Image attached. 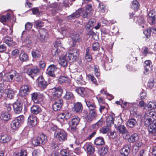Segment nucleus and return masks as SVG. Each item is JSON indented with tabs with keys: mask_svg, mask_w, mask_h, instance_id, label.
<instances>
[{
	"mask_svg": "<svg viewBox=\"0 0 156 156\" xmlns=\"http://www.w3.org/2000/svg\"><path fill=\"white\" fill-rule=\"evenodd\" d=\"M151 117H152L153 119L156 118V113L154 111H150L145 113L142 118V120H144L145 119H151Z\"/></svg>",
	"mask_w": 156,
	"mask_h": 156,
	"instance_id": "f3484780",
	"label": "nucleus"
},
{
	"mask_svg": "<svg viewBox=\"0 0 156 156\" xmlns=\"http://www.w3.org/2000/svg\"><path fill=\"white\" fill-rule=\"evenodd\" d=\"M13 107L14 111L16 113L19 114L21 112L22 109V105L20 102H15L13 105Z\"/></svg>",
	"mask_w": 156,
	"mask_h": 156,
	"instance_id": "a211bd4d",
	"label": "nucleus"
},
{
	"mask_svg": "<svg viewBox=\"0 0 156 156\" xmlns=\"http://www.w3.org/2000/svg\"><path fill=\"white\" fill-rule=\"evenodd\" d=\"M85 102L89 110H92L96 108V106L92 99H86Z\"/></svg>",
	"mask_w": 156,
	"mask_h": 156,
	"instance_id": "b1692460",
	"label": "nucleus"
},
{
	"mask_svg": "<svg viewBox=\"0 0 156 156\" xmlns=\"http://www.w3.org/2000/svg\"><path fill=\"white\" fill-rule=\"evenodd\" d=\"M15 119L19 122L20 124L22 123L24 121V116L23 115H21L16 118Z\"/></svg>",
	"mask_w": 156,
	"mask_h": 156,
	"instance_id": "774afa93",
	"label": "nucleus"
},
{
	"mask_svg": "<svg viewBox=\"0 0 156 156\" xmlns=\"http://www.w3.org/2000/svg\"><path fill=\"white\" fill-rule=\"evenodd\" d=\"M64 98L67 99H72L73 98V96L71 92H67L64 96Z\"/></svg>",
	"mask_w": 156,
	"mask_h": 156,
	"instance_id": "680f3d73",
	"label": "nucleus"
},
{
	"mask_svg": "<svg viewBox=\"0 0 156 156\" xmlns=\"http://www.w3.org/2000/svg\"><path fill=\"white\" fill-rule=\"evenodd\" d=\"M83 147L87 152L90 154L93 153L94 151V147L89 143H86Z\"/></svg>",
	"mask_w": 156,
	"mask_h": 156,
	"instance_id": "393cba45",
	"label": "nucleus"
},
{
	"mask_svg": "<svg viewBox=\"0 0 156 156\" xmlns=\"http://www.w3.org/2000/svg\"><path fill=\"white\" fill-rule=\"evenodd\" d=\"M114 120L115 119L111 115L108 116L106 119V122L107 125L110 126L112 124H114Z\"/></svg>",
	"mask_w": 156,
	"mask_h": 156,
	"instance_id": "79ce46f5",
	"label": "nucleus"
},
{
	"mask_svg": "<svg viewBox=\"0 0 156 156\" xmlns=\"http://www.w3.org/2000/svg\"><path fill=\"white\" fill-rule=\"evenodd\" d=\"M68 81V78L63 76H60L58 79L59 83L60 84L64 83H66Z\"/></svg>",
	"mask_w": 156,
	"mask_h": 156,
	"instance_id": "864d4df0",
	"label": "nucleus"
},
{
	"mask_svg": "<svg viewBox=\"0 0 156 156\" xmlns=\"http://www.w3.org/2000/svg\"><path fill=\"white\" fill-rule=\"evenodd\" d=\"M14 79L16 81H21L22 79V77L16 71L14 70Z\"/></svg>",
	"mask_w": 156,
	"mask_h": 156,
	"instance_id": "37998d69",
	"label": "nucleus"
},
{
	"mask_svg": "<svg viewBox=\"0 0 156 156\" xmlns=\"http://www.w3.org/2000/svg\"><path fill=\"white\" fill-rule=\"evenodd\" d=\"M11 140V137L6 134H3L0 135V142L1 143H7Z\"/></svg>",
	"mask_w": 156,
	"mask_h": 156,
	"instance_id": "5701e85b",
	"label": "nucleus"
},
{
	"mask_svg": "<svg viewBox=\"0 0 156 156\" xmlns=\"http://www.w3.org/2000/svg\"><path fill=\"white\" fill-rule=\"evenodd\" d=\"M83 9L80 8L76 11L75 12L68 16L69 19L75 18L79 17L80 16L83 15Z\"/></svg>",
	"mask_w": 156,
	"mask_h": 156,
	"instance_id": "aec40b11",
	"label": "nucleus"
},
{
	"mask_svg": "<svg viewBox=\"0 0 156 156\" xmlns=\"http://www.w3.org/2000/svg\"><path fill=\"white\" fill-rule=\"evenodd\" d=\"M30 111L32 113L34 114H37L41 111V109L39 106L34 105L31 108Z\"/></svg>",
	"mask_w": 156,
	"mask_h": 156,
	"instance_id": "bb28decb",
	"label": "nucleus"
},
{
	"mask_svg": "<svg viewBox=\"0 0 156 156\" xmlns=\"http://www.w3.org/2000/svg\"><path fill=\"white\" fill-rule=\"evenodd\" d=\"M57 70V68L54 65H50L47 69L46 73L51 76H54L55 72Z\"/></svg>",
	"mask_w": 156,
	"mask_h": 156,
	"instance_id": "2eb2a0df",
	"label": "nucleus"
},
{
	"mask_svg": "<svg viewBox=\"0 0 156 156\" xmlns=\"http://www.w3.org/2000/svg\"><path fill=\"white\" fill-rule=\"evenodd\" d=\"M23 43L26 44L28 47H30L32 45V41L30 39V37H27L23 40Z\"/></svg>",
	"mask_w": 156,
	"mask_h": 156,
	"instance_id": "e433bc0d",
	"label": "nucleus"
},
{
	"mask_svg": "<svg viewBox=\"0 0 156 156\" xmlns=\"http://www.w3.org/2000/svg\"><path fill=\"white\" fill-rule=\"evenodd\" d=\"M39 39L41 41H44L46 40L48 37V31L45 29L42 28L39 30Z\"/></svg>",
	"mask_w": 156,
	"mask_h": 156,
	"instance_id": "f8f14e48",
	"label": "nucleus"
},
{
	"mask_svg": "<svg viewBox=\"0 0 156 156\" xmlns=\"http://www.w3.org/2000/svg\"><path fill=\"white\" fill-rule=\"evenodd\" d=\"M24 73L33 78L34 76L38 75L40 72V70L36 67L30 68L28 66H26L24 68Z\"/></svg>",
	"mask_w": 156,
	"mask_h": 156,
	"instance_id": "f03ea898",
	"label": "nucleus"
},
{
	"mask_svg": "<svg viewBox=\"0 0 156 156\" xmlns=\"http://www.w3.org/2000/svg\"><path fill=\"white\" fill-rule=\"evenodd\" d=\"M130 144L126 145L120 150V156H128L130 151Z\"/></svg>",
	"mask_w": 156,
	"mask_h": 156,
	"instance_id": "9d476101",
	"label": "nucleus"
},
{
	"mask_svg": "<svg viewBox=\"0 0 156 156\" xmlns=\"http://www.w3.org/2000/svg\"><path fill=\"white\" fill-rule=\"evenodd\" d=\"M74 111L76 112H81L83 109L82 104L80 102L75 103L74 107Z\"/></svg>",
	"mask_w": 156,
	"mask_h": 156,
	"instance_id": "2f4dec72",
	"label": "nucleus"
},
{
	"mask_svg": "<svg viewBox=\"0 0 156 156\" xmlns=\"http://www.w3.org/2000/svg\"><path fill=\"white\" fill-rule=\"evenodd\" d=\"M144 73L147 75L148 74L152 69V64L151 61L149 60H146L144 63Z\"/></svg>",
	"mask_w": 156,
	"mask_h": 156,
	"instance_id": "0eeeda50",
	"label": "nucleus"
},
{
	"mask_svg": "<svg viewBox=\"0 0 156 156\" xmlns=\"http://www.w3.org/2000/svg\"><path fill=\"white\" fill-rule=\"evenodd\" d=\"M156 107V103L150 102L148 104L145 105L144 109L146 110H151Z\"/></svg>",
	"mask_w": 156,
	"mask_h": 156,
	"instance_id": "f704fd0d",
	"label": "nucleus"
},
{
	"mask_svg": "<svg viewBox=\"0 0 156 156\" xmlns=\"http://www.w3.org/2000/svg\"><path fill=\"white\" fill-rule=\"evenodd\" d=\"M109 126L108 125V126H103L102 128L100 129V132L103 134L107 133L110 130Z\"/></svg>",
	"mask_w": 156,
	"mask_h": 156,
	"instance_id": "8fccbe9b",
	"label": "nucleus"
},
{
	"mask_svg": "<svg viewBox=\"0 0 156 156\" xmlns=\"http://www.w3.org/2000/svg\"><path fill=\"white\" fill-rule=\"evenodd\" d=\"M139 5L138 2L136 0H134L132 2L131 7L134 10L136 11L138 9Z\"/></svg>",
	"mask_w": 156,
	"mask_h": 156,
	"instance_id": "de8ad7c7",
	"label": "nucleus"
},
{
	"mask_svg": "<svg viewBox=\"0 0 156 156\" xmlns=\"http://www.w3.org/2000/svg\"><path fill=\"white\" fill-rule=\"evenodd\" d=\"M64 113H61L57 116V119L58 121L59 122L61 123H63L64 122L65 119Z\"/></svg>",
	"mask_w": 156,
	"mask_h": 156,
	"instance_id": "5fc2aeb1",
	"label": "nucleus"
},
{
	"mask_svg": "<svg viewBox=\"0 0 156 156\" xmlns=\"http://www.w3.org/2000/svg\"><path fill=\"white\" fill-rule=\"evenodd\" d=\"M115 128L117 130L118 132L120 134H122L123 136L125 135L126 136L129 135V132L123 125L116 126Z\"/></svg>",
	"mask_w": 156,
	"mask_h": 156,
	"instance_id": "423d86ee",
	"label": "nucleus"
},
{
	"mask_svg": "<svg viewBox=\"0 0 156 156\" xmlns=\"http://www.w3.org/2000/svg\"><path fill=\"white\" fill-rule=\"evenodd\" d=\"M38 137L41 144H44L47 141V137L44 134L40 135Z\"/></svg>",
	"mask_w": 156,
	"mask_h": 156,
	"instance_id": "a19ab883",
	"label": "nucleus"
},
{
	"mask_svg": "<svg viewBox=\"0 0 156 156\" xmlns=\"http://www.w3.org/2000/svg\"><path fill=\"white\" fill-rule=\"evenodd\" d=\"M87 77L89 80H90L95 84L97 85L98 84L96 79L93 76L89 74L87 76Z\"/></svg>",
	"mask_w": 156,
	"mask_h": 156,
	"instance_id": "4d7b16f0",
	"label": "nucleus"
},
{
	"mask_svg": "<svg viewBox=\"0 0 156 156\" xmlns=\"http://www.w3.org/2000/svg\"><path fill=\"white\" fill-rule=\"evenodd\" d=\"M66 133L63 130H58L54 133L55 137L60 141H65L67 140Z\"/></svg>",
	"mask_w": 156,
	"mask_h": 156,
	"instance_id": "7ed1b4c3",
	"label": "nucleus"
},
{
	"mask_svg": "<svg viewBox=\"0 0 156 156\" xmlns=\"http://www.w3.org/2000/svg\"><path fill=\"white\" fill-rule=\"evenodd\" d=\"M42 97V94L37 93H34L31 94L32 100L35 103H38L39 102V99Z\"/></svg>",
	"mask_w": 156,
	"mask_h": 156,
	"instance_id": "a878e982",
	"label": "nucleus"
},
{
	"mask_svg": "<svg viewBox=\"0 0 156 156\" xmlns=\"http://www.w3.org/2000/svg\"><path fill=\"white\" fill-rule=\"evenodd\" d=\"M50 6L51 8H53V9L56 11H60L62 9V8L61 7L60 3L59 2L53 3L51 4Z\"/></svg>",
	"mask_w": 156,
	"mask_h": 156,
	"instance_id": "473e14b6",
	"label": "nucleus"
},
{
	"mask_svg": "<svg viewBox=\"0 0 156 156\" xmlns=\"http://www.w3.org/2000/svg\"><path fill=\"white\" fill-rule=\"evenodd\" d=\"M60 42L59 41L56 42L55 44L54 45L55 48H53L51 50V53L53 56H57L60 54V51L58 48V47H60Z\"/></svg>",
	"mask_w": 156,
	"mask_h": 156,
	"instance_id": "9b49d317",
	"label": "nucleus"
},
{
	"mask_svg": "<svg viewBox=\"0 0 156 156\" xmlns=\"http://www.w3.org/2000/svg\"><path fill=\"white\" fill-rule=\"evenodd\" d=\"M4 42L9 46H12L15 45V43L13 41L12 38L10 37L5 38Z\"/></svg>",
	"mask_w": 156,
	"mask_h": 156,
	"instance_id": "72a5a7b5",
	"label": "nucleus"
},
{
	"mask_svg": "<svg viewBox=\"0 0 156 156\" xmlns=\"http://www.w3.org/2000/svg\"><path fill=\"white\" fill-rule=\"evenodd\" d=\"M94 143L96 145H102L105 144L103 137L100 136L97 137L94 141Z\"/></svg>",
	"mask_w": 156,
	"mask_h": 156,
	"instance_id": "c756f323",
	"label": "nucleus"
},
{
	"mask_svg": "<svg viewBox=\"0 0 156 156\" xmlns=\"http://www.w3.org/2000/svg\"><path fill=\"white\" fill-rule=\"evenodd\" d=\"M10 18V14L9 13H7L5 16H2L0 18V20L2 22H5L9 21Z\"/></svg>",
	"mask_w": 156,
	"mask_h": 156,
	"instance_id": "49530a36",
	"label": "nucleus"
},
{
	"mask_svg": "<svg viewBox=\"0 0 156 156\" xmlns=\"http://www.w3.org/2000/svg\"><path fill=\"white\" fill-rule=\"evenodd\" d=\"M32 144L34 146H40L41 144L38 139V136L34 138L32 141Z\"/></svg>",
	"mask_w": 156,
	"mask_h": 156,
	"instance_id": "052dcab7",
	"label": "nucleus"
},
{
	"mask_svg": "<svg viewBox=\"0 0 156 156\" xmlns=\"http://www.w3.org/2000/svg\"><path fill=\"white\" fill-rule=\"evenodd\" d=\"M92 10L91 5L90 4L87 5L85 9V10H83V18H86L89 17L90 15V11Z\"/></svg>",
	"mask_w": 156,
	"mask_h": 156,
	"instance_id": "6ab92c4d",
	"label": "nucleus"
},
{
	"mask_svg": "<svg viewBox=\"0 0 156 156\" xmlns=\"http://www.w3.org/2000/svg\"><path fill=\"white\" fill-rule=\"evenodd\" d=\"M11 128L13 129H16L20 126V123L16 120L15 119L11 122L10 125Z\"/></svg>",
	"mask_w": 156,
	"mask_h": 156,
	"instance_id": "c9c22d12",
	"label": "nucleus"
},
{
	"mask_svg": "<svg viewBox=\"0 0 156 156\" xmlns=\"http://www.w3.org/2000/svg\"><path fill=\"white\" fill-rule=\"evenodd\" d=\"M52 96L55 99L59 98L62 92V90L60 87L54 88L51 90Z\"/></svg>",
	"mask_w": 156,
	"mask_h": 156,
	"instance_id": "39448f33",
	"label": "nucleus"
},
{
	"mask_svg": "<svg viewBox=\"0 0 156 156\" xmlns=\"http://www.w3.org/2000/svg\"><path fill=\"white\" fill-rule=\"evenodd\" d=\"M78 55L79 52L76 49H74L73 51H69L66 53L65 56L68 60L73 62L76 60L77 56L75 55Z\"/></svg>",
	"mask_w": 156,
	"mask_h": 156,
	"instance_id": "20e7f679",
	"label": "nucleus"
},
{
	"mask_svg": "<svg viewBox=\"0 0 156 156\" xmlns=\"http://www.w3.org/2000/svg\"><path fill=\"white\" fill-rule=\"evenodd\" d=\"M108 149L106 147H102L101 148V151H100V154L102 156L105 155L108 152Z\"/></svg>",
	"mask_w": 156,
	"mask_h": 156,
	"instance_id": "e2e57ef3",
	"label": "nucleus"
},
{
	"mask_svg": "<svg viewBox=\"0 0 156 156\" xmlns=\"http://www.w3.org/2000/svg\"><path fill=\"white\" fill-rule=\"evenodd\" d=\"M89 110V113L86 119L87 122H90L94 120L97 116V112L96 109H90Z\"/></svg>",
	"mask_w": 156,
	"mask_h": 156,
	"instance_id": "1a4fd4ad",
	"label": "nucleus"
},
{
	"mask_svg": "<svg viewBox=\"0 0 156 156\" xmlns=\"http://www.w3.org/2000/svg\"><path fill=\"white\" fill-rule=\"evenodd\" d=\"M28 122L29 125L32 126H35L37 123L36 117L34 115H30L28 118Z\"/></svg>",
	"mask_w": 156,
	"mask_h": 156,
	"instance_id": "4be33fe9",
	"label": "nucleus"
},
{
	"mask_svg": "<svg viewBox=\"0 0 156 156\" xmlns=\"http://www.w3.org/2000/svg\"><path fill=\"white\" fill-rule=\"evenodd\" d=\"M144 125L149 127L148 130L150 133L154 134L156 133V119L152 120L151 119H145L143 120Z\"/></svg>",
	"mask_w": 156,
	"mask_h": 156,
	"instance_id": "f257e3e1",
	"label": "nucleus"
},
{
	"mask_svg": "<svg viewBox=\"0 0 156 156\" xmlns=\"http://www.w3.org/2000/svg\"><path fill=\"white\" fill-rule=\"evenodd\" d=\"M31 11L33 14L36 15L37 16H39L41 13L39 11L37 8H33L31 9Z\"/></svg>",
	"mask_w": 156,
	"mask_h": 156,
	"instance_id": "bf43d9fd",
	"label": "nucleus"
},
{
	"mask_svg": "<svg viewBox=\"0 0 156 156\" xmlns=\"http://www.w3.org/2000/svg\"><path fill=\"white\" fill-rule=\"evenodd\" d=\"M90 50L89 48H87L86 50V53L85 57L88 62H90L92 59V56L90 54Z\"/></svg>",
	"mask_w": 156,
	"mask_h": 156,
	"instance_id": "09e8293b",
	"label": "nucleus"
},
{
	"mask_svg": "<svg viewBox=\"0 0 156 156\" xmlns=\"http://www.w3.org/2000/svg\"><path fill=\"white\" fill-rule=\"evenodd\" d=\"M63 105V101L60 98L57 99L55 103L52 105L53 109L55 111H57L60 110Z\"/></svg>",
	"mask_w": 156,
	"mask_h": 156,
	"instance_id": "6e6552de",
	"label": "nucleus"
},
{
	"mask_svg": "<svg viewBox=\"0 0 156 156\" xmlns=\"http://www.w3.org/2000/svg\"><path fill=\"white\" fill-rule=\"evenodd\" d=\"M38 86L41 89L43 90L47 86V83L44 80L43 77L40 76L37 79Z\"/></svg>",
	"mask_w": 156,
	"mask_h": 156,
	"instance_id": "ddd939ff",
	"label": "nucleus"
},
{
	"mask_svg": "<svg viewBox=\"0 0 156 156\" xmlns=\"http://www.w3.org/2000/svg\"><path fill=\"white\" fill-rule=\"evenodd\" d=\"M10 115L7 112H4L2 114L1 118L5 121H8L10 119Z\"/></svg>",
	"mask_w": 156,
	"mask_h": 156,
	"instance_id": "c03bdc74",
	"label": "nucleus"
},
{
	"mask_svg": "<svg viewBox=\"0 0 156 156\" xmlns=\"http://www.w3.org/2000/svg\"><path fill=\"white\" fill-rule=\"evenodd\" d=\"M14 70H12L9 73L5 75L3 77L4 81L11 82L14 79L13 72Z\"/></svg>",
	"mask_w": 156,
	"mask_h": 156,
	"instance_id": "412c9836",
	"label": "nucleus"
},
{
	"mask_svg": "<svg viewBox=\"0 0 156 156\" xmlns=\"http://www.w3.org/2000/svg\"><path fill=\"white\" fill-rule=\"evenodd\" d=\"M41 54V52L38 50H35L32 52L33 57L35 58H39Z\"/></svg>",
	"mask_w": 156,
	"mask_h": 156,
	"instance_id": "603ef678",
	"label": "nucleus"
},
{
	"mask_svg": "<svg viewBox=\"0 0 156 156\" xmlns=\"http://www.w3.org/2000/svg\"><path fill=\"white\" fill-rule=\"evenodd\" d=\"M43 23L41 21L37 20L34 22V26L36 27H39L43 26Z\"/></svg>",
	"mask_w": 156,
	"mask_h": 156,
	"instance_id": "69168bd1",
	"label": "nucleus"
},
{
	"mask_svg": "<svg viewBox=\"0 0 156 156\" xmlns=\"http://www.w3.org/2000/svg\"><path fill=\"white\" fill-rule=\"evenodd\" d=\"M139 140V137L136 133H134L131 135L128 139V141L130 143L136 142Z\"/></svg>",
	"mask_w": 156,
	"mask_h": 156,
	"instance_id": "7c9ffc66",
	"label": "nucleus"
},
{
	"mask_svg": "<svg viewBox=\"0 0 156 156\" xmlns=\"http://www.w3.org/2000/svg\"><path fill=\"white\" fill-rule=\"evenodd\" d=\"M20 59L23 62H27L29 60L27 55L24 52H22L19 55Z\"/></svg>",
	"mask_w": 156,
	"mask_h": 156,
	"instance_id": "4c0bfd02",
	"label": "nucleus"
},
{
	"mask_svg": "<svg viewBox=\"0 0 156 156\" xmlns=\"http://www.w3.org/2000/svg\"><path fill=\"white\" fill-rule=\"evenodd\" d=\"M151 117H152L153 119L156 118V113L154 111H150L145 113L142 118V120H144L145 119H151Z\"/></svg>",
	"mask_w": 156,
	"mask_h": 156,
	"instance_id": "dca6fc26",
	"label": "nucleus"
},
{
	"mask_svg": "<svg viewBox=\"0 0 156 156\" xmlns=\"http://www.w3.org/2000/svg\"><path fill=\"white\" fill-rule=\"evenodd\" d=\"M67 61L65 56H61L59 57V63L61 66L65 67L67 65Z\"/></svg>",
	"mask_w": 156,
	"mask_h": 156,
	"instance_id": "c85d7f7f",
	"label": "nucleus"
},
{
	"mask_svg": "<svg viewBox=\"0 0 156 156\" xmlns=\"http://www.w3.org/2000/svg\"><path fill=\"white\" fill-rule=\"evenodd\" d=\"M75 91L79 95L82 97H84L86 94V92L85 89L83 87H76Z\"/></svg>",
	"mask_w": 156,
	"mask_h": 156,
	"instance_id": "cd10ccee",
	"label": "nucleus"
},
{
	"mask_svg": "<svg viewBox=\"0 0 156 156\" xmlns=\"http://www.w3.org/2000/svg\"><path fill=\"white\" fill-rule=\"evenodd\" d=\"M30 88L28 85H24L20 88L19 95L21 97H24L28 94V93L30 91Z\"/></svg>",
	"mask_w": 156,
	"mask_h": 156,
	"instance_id": "4468645a",
	"label": "nucleus"
},
{
	"mask_svg": "<svg viewBox=\"0 0 156 156\" xmlns=\"http://www.w3.org/2000/svg\"><path fill=\"white\" fill-rule=\"evenodd\" d=\"M72 40L73 42H77L80 41V37L78 34H74L71 36Z\"/></svg>",
	"mask_w": 156,
	"mask_h": 156,
	"instance_id": "3c124183",
	"label": "nucleus"
},
{
	"mask_svg": "<svg viewBox=\"0 0 156 156\" xmlns=\"http://www.w3.org/2000/svg\"><path fill=\"white\" fill-rule=\"evenodd\" d=\"M136 123V121L134 119H131L128 120L126 123V125L129 127H133Z\"/></svg>",
	"mask_w": 156,
	"mask_h": 156,
	"instance_id": "58836bf2",
	"label": "nucleus"
},
{
	"mask_svg": "<svg viewBox=\"0 0 156 156\" xmlns=\"http://www.w3.org/2000/svg\"><path fill=\"white\" fill-rule=\"evenodd\" d=\"M7 97L10 99H12L14 95V91L12 88H9L5 90Z\"/></svg>",
	"mask_w": 156,
	"mask_h": 156,
	"instance_id": "ea45409f",
	"label": "nucleus"
},
{
	"mask_svg": "<svg viewBox=\"0 0 156 156\" xmlns=\"http://www.w3.org/2000/svg\"><path fill=\"white\" fill-rule=\"evenodd\" d=\"M80 119L78 117L73 118L71 120V125L73 126H76L80 122Z\"/></svg>",
	"mask_w": 156,
	"mask_h": 156,
	"instance_id": "a18cd8bd",
	"label": "nucleus"
},
{
	"mask_svg": "<svg viewBox=\"0 0 156 156\" xmlns=\"http://www.w3.org/2000/svg\"><path fill=\"white\" fill-rule=\"evenodd\" d=\"M94 74L97 77L99 76L100 75V72L98 66L95 65L94 67Z\"/></svg>",
	"mask_w": 156,
	"mask_h": 156,
	"instance_id": "6e6d98bb",
	"label": "nucleus"
},
{
	"mask_svg": "<svg viewBox=\"0 0 156 156\" xmlns=\"http://www.w3.org/2000/svg\"><path fill=\"white\" fill-rule=\"evenodd\" d=\"M103 120L102 118H101L94 125V126L96 128H98L103 124Z\"/></svg>",
	"mask_w": 156,
	"mask_h": 156,
	"instance_id": "338daca9",
	"label": "nucleus"
},
{
	"mask_svg": "<svg viewBox=\"0 0 156 156\" xmlns=\"http://www.w3.org/2000/svg\"><path fill=\"white\" fill-rule=\"evenodd\" d=\"M154 12L153 11H151L148 13V14L149 16L150 17V19L151 20L153 23L155 21V14H154Z\"/></svg>",
	"mask_w": 156,
	"mask_h": 156,
	"instance_id": "0e129e2a",
	"label": "nucleus"
},
{
	"mask_svg": "<svg viewBox=\"0 0 156 156\" xmlns=\"http://www.w3.org/2000/svg\"><path fill=\"white\" fill-rule=\"evenodd\" d=\"M115 127L119 126H121L122 123V120L121 118H116V120H115Z\"/></svg>",
	"mask_w": 156,
	"mask_h": 156,
	"instance_id": "13d9d810",
	"label": "nucleus"
}]
</instances>
